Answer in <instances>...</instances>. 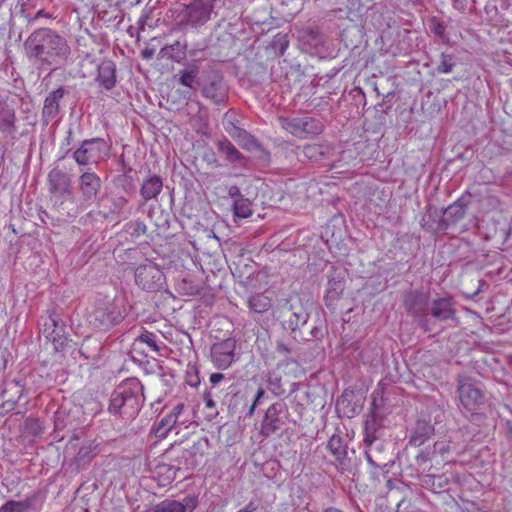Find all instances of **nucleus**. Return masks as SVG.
Listing matches in <instances>:
<instances>
[{
	"label": "nucleus",
	"instance_id": "nucleus-36",
	"mask_svg": "<svg viewBox=\"0 0 512 512\" xmlns=\"http://www.w3.org/2000/svg\"><path fill=\"white\" fill-rule=\"evenodd\" d=\"M277 370H282L285 374H295L298 371L299 363L293 357L281 358L277 364Z\"/></svg>",
	"mask_w": 512,
	"mask_h": 512
},
{
	"label": "nucleus",
	"instance_id": "nucleus-47",
	"mask_svg": "<svg viewBox=\"0 0 512 512\" xmlns=\"http://www.w3.org/2000/svg\"><path fill=\"white\" fill-rule=\"evenodd\" d=\"M276 353L279 357L286 358L290 353V349L283 342H277Z\"/></svg>",
	"mask_w": 512,
	"mask_h": 512
},
{
	"label": "nucleus",
	"instance_id": "nucleus-31",
	"mask_svg": "<svg viewBox=\"0 0 512 512\" xmlns=\"http://www.w3.org/2000/svg\"><path fill=\"white\" fill-rule=\"evenodd\" d=\"M327 447L339 464L344 465L347 450L343 438L340 435L333 434L328 441Z\"/></svg>",
	"mask_w": 512,
	"mask_h": 512
},
{
	"label": "nucleus",
	"instance_id": "nucleus-55",
	"mask_svg": "<svg viewBox=\"0 0 512 512\" xmlns=\"http://www.w3.org/2000/svg\"><path fill=\"white\" fill-rule=\"evenodd\" d=\"M229 194L232 195V196L239 195V189L236 186H232L229 189Z\"/></svg>",
	"mask_w": 512,
	"mask_h": 512
},
{
	"label": "nucleus",
	"instance_id": "nucleus-8",
	"mask_svg": "<svg viewBox=\"0 0 512 512\" xmlns=\"http://www.w3.org/2000/svg\"><path fill=\"white\" fill-rule=\"evenodd\" d=\"M236 340L227 338L214 343L210 348V358L217 369L225 370L235 361Z\"/></svg>",
	"mask_w": 512,
	"mask_h": 512
},
{
	"label": "nucleus",
	"instance_id": "nucleus-45",
	"mask_svg": "<svg viewBox=\"0 0 512 512\" xmlns=\"http://www.w3.org/2000/svg\"><path fill=\"white\" fill-rule=\"evenodd\" d=\"M449 450H450V446L444 441H437L433 445V454L438 453V454L443 455V454L449 452Z\"/></svg>",
	"mask_w": 512,
	"mask_h": 512
},
{
	"label": "nucleus",
	"instance_id": "nucleus-24",
	"mask_svg": "<svg viewBox=\"0 0 512 512\" xmlns=\"http://www.w3.org/2000/svg\"><path fill=\"white\" fill-rule=\"evenodd\" d=\"M24 392L23 386L17 380H12L5 383V387L2 391V397L5 401V404L10 406V409H13L19 399L22 397Z\"/></svg>",
	"mask_w": 512,
	"mask_h": 512
},
{
	"label": "nucleus",
	"instance_id": "nucleus-37",
	"mask_svg": "<svg viewBox=\"0 0 512 512\" xmlns=\"http://www.w3.org/2000/svg\"><path fill=\"white\" fill-rule=\"evenodd\" d=\"M425 484L431 486L433 491L438 492L436 489H442L448 484V479L443 476L427 475L424 480Z\"/></svg>",
	"mask_w": 512,
	"mask_h": 512
},
{
	"label": "nucleus",
	"instance_id": "nucleus-23",
	"mask_svg": "<svg viewBox=\"0 0 512 512\" xmlns=\"http://www.w3.org/2000/svg\"><path fill=\"white\" fill-rule=\"evenodd\" d=\"M50 191L63 195L69 192L70 181L65 173L60 170H52L48 175Z\"/></svg>",
	"mask_w": 512,
	"mask_h": 512
},
{
	"label": "nucleus",
	"instance_id": "nucleus-44",
	"mask_svg": "<svg viewBox=\"0 0 512 512\" xmlns=\"http://www.w3.org/2000/svg\"><path fill=\"white\" fill-rule=\"evenodd\" d=\"M129 229L132 230L131 233L134 236L144 235L146 233V231H147V227L144 224V222L139 221V220L129 224Z\"/></svg>",
	"mask_w": 512,
	"mask_h": 512
},
{
	"label": "nucleus",
	"instance_id": "nucleus-49",
	"mask_svg": "<svg viewBox=\"0 0 512 512\" xmlns=\"http://www.w3.org/2000/svg\"><path fill=\"white\" fill-rule=\"evenodd\" d=\"M225 379L224 374L222 373H213L210 375V383L212 384V389L215 388L222 380Z\"/></svg>",
	"mask_w": 512,
	"mask_h": 512
},
{
	"label": "nucleus",
	"instance_id": "nucleus-38",
	"mask_svg": "<svg viewBox=\"0 0 512 512\" xmlns=\"http://www.w3.org/2000/svg\"><path fill=\"white\" fill-rule=\"evenodd\" d=\"M249 305L252 310L255 312H262L268 309L270 306L269 299L261 296H253L249 300Z\"/></svg>",
	"mask_w": 512,
	"mask_h": 512
},
{
	"label": "nucleus",
	"instance_id": "nucleus-9",
	"mask_svg": "<svg viewBox=\"0 0 512 512\" xmlns=\"http://www.w3.org/2000/svg\"><path fill=\"white\" fill-rule=\"evenodd\" d=\"M190 452L181 450L180 454L173 460L172 463H161L156 467V473L163 476L166 481H173L177 478V474L181 471H187L191 468L189 462Z\"/></svg>",
	"mask_w": 512,
	"mask_h": 512
},
{
	"label": "nucleus",
	"instance_id": "nucleus-2",
	"mask_svg": "<svg viewBox=\"0 0 512 512\" xmlns=\"http://www.w3.org/2000/svg\"><path fill=\"white\" fill-rule=\"evenodd\" d=\"M143 390L138 378H127L113 391L108 411L123 419H133L144 402Z\"/></svg>",
	"mask_w": 512,
	"mask_h": 512
},
{
	"label": "nucleus",
	"instance_id": "nucleus-26",
	"mask_svg": "<svg viewBox=\"0 0 512 512\" xmlns=\"http://www.w3.org/2000/svg\"><path fill=\"white\" fill-rule=\"evenodd\" d=\"M64 96V89L58 88L48 94L45 98L43 106V115L48 118H53L59 111V102Z\"/></svg>",
	"mask_w": 512,
	"mask_h": 512
},
{
	"label": "nucleus",
	"instance_id": "nucleus-14",
	"mask_svg": "<svg viewBox=\"0 0 512 512\" xmlns=\"http://www.w3.org/2000/svg\"><path fill=\"white\" fill-rule=\"evenodd\" d=\"M185 409L183 403H178L173 407L171 412L164 416L157 425L154 426L153 431L159 438L166 437L169 431L179 422V418Z\"/></svg>",
	"mask_w": 512,
	"mask_h": 512
},
{
	"label": "nucleus",
	"instance_id": "nucleus-30",
	"mask_svg": "<svg viewBox=\"0 0 512 512\" xmlns=\"http://www.w3.org/2000/svg\"><path fill=\"white\" fill-rule=\"evenodd\" d=\"M199 68L196 65H190L189 67L182 69L178 73V82L180 85L195 91V84L198 82Z\"/></svg>",
	"mask_w": 512,
	"mask_h": 512
},
{
	"label": "nucleus",
	"instance_id": "nucleus-6",
	"mask_svg": "<svg viewBox=\"0 0 512 512\" xmlns=\"http://www.w3.org/2000/svg\"><path fill=\"white\" fill-rule=\"evenodd\" d=\"M457 382L459 400L467 410H476L483 404V391L471 378L459 376Z\"/></svg>",
	"mask_w": 512,
	"mask_h": 512
},
{
	"label": "nucleus",
	"instance_id": "nucleus-28",
	"mask_svg": "<svg viewBox=\"0 0 512 512\" xmlns=\"http://www.w3.org/2000/svg\"><path fill=\"white\" fill-rule=\"evenodd\" d=\"M97 81L100 86L107 90H110L115 85V67L111 62L102 63L99 66Z\"/></svg>",
	"mask_w": 512,
	"mask_h": 512
},
{
	"label": "nucleus",
	"instance_id": "nucleus-62",
	"mask_svg": "<svg viewBox=\"0 0 512 512\" xmlns=\"http://www.w3.org/2000/svg\"><path fill=\"white\" fill-rule=\"evenodd\" d=\"M6 0H0V7L2 6V4L5 2Z\"/></svg>",
	"mask_w": 512,
	"mask_h": 512
},
{
	"label": "nucleus",
	"instance_id": "nucleus-35",
	"mask_svg": "<svg viewBox=\"0 0 512 512\" xmlns=\"http://www.w3.org/2000/svg\"><path fill=\"white\" fill-rule=\"evenodd\" d=\"M218 148L230 161H236L241 156L236 147L227 139L220 141Z\"/></svg>",
	"mask_w": 512,
	"mask_h": 512
},
{
	"label": "nucleus",
	"instance_id": "nucleus-22",
	"mask_svg": "<svg viewBox=\"0 0 512 512\" xmlns=\"http://www.w3.org/2000/svg\"><path fill=\"white\" fill-rule=\"evenodd\" d=\"M162 188V179L157 175H153L143 181L140 188V195L145 201L156 199L161 193Z\"/></svg>",
	"mask_w": 512,
	"mask_h": 512
},
{
	"label": "nucleus",
	"instance_id": "nucleus-60",
	"mask_svg": "<svg viewBox=\"0 0 512 512\" xmlns=\"http://www.w3.org/2000/svg\"><path fill=\"white\" fill-rule=\"evenodd\" d=\"M311 332H312L313 336H317V332H316V329L314 327L311 328Z\"/></svg>",
	"mask_w": 512,
	"mask_h": 512
},
{
	"label": "nucleus",
	"instance_id": "nucleus-27",
	"mask_svg": "<svg viewBox=\"0 0 512 512\" xmlns=\"http://www.w3.org/2000/svg\"><path fill=\"white\" fill-rule=\"evenodd\" d=\"M404 302L410 311L421 312L428 305V294L422 291H411L406 295Z\"/></svg>",
	"mask_w": 512,
	"mask_h": 512
},
{
	"label": "nucleus",
	"instance_id": "nucleus-34",
	"mask_svg": "<svg viewBox=\"0 0 512 512\" xmlns=\"http://www.w3.org/2000/svg\"><path fill=\"white\" fill-rule=\"evenodd\" d=\"M280 370H274L269 372L267 382L268 389L275 395L280 396L285 394L286 390L282 384V378L279 373Z\"/></svg>",
	"mask_w": 512,
	"mask_h": 512
},
{
	"label": "nucleus",
	"instance_id": "nucleus-51",
	"mask_svg": "<svg viewBox=\"0 0 512 512\" xmlns=\"http://www.w3.org/2000/svg\"><path fill=\"white\" fill-rule=\"evenodd\" d=\"M453 209H456V215L458 216V218H463L464 217V214H465V211H464V208L460 205H451L449 207V210H453Z\"/></svg>",
	"mask_w": 512,
	"mask_h": 512
},
{
	"label": "nucleus",
	"instance_id": "nucleus-19",
	"mask_svg": "<svg viewBox=\"0 0 512 512\" xmlns=\"http://www.w3.org/2000/svg\"><path fill=\"white\" fill-rule=\"evenodd\" d=\"M16 131V113L13 105L0 101V132L13 134Z\"/></svg>",
	"mask_w": 512,
	"mask_h": 512
},
{
	"label": "nucleus",
	"instance_id": "nucleus-20",
	"mask_svg": "<svg viewBox=\"0 0 512 512\" xmlns=\"http://www.w3.org/2000/svg\"><path fill=\"white\" fill-rule=\"evenodd\" d=\"M432 316L441 320L453 318L455 309L451 297L439 298L433 301L431 307Z\"/></svg>",
	"mask_w": 512,
	"mask_h": 512
},
{
	"label": "nucleus",
	"instance_id": "nucleus-11",
	"mask_svg": "<svg viewBox=\"0 0 512 512\" xmlns=\"http://www.w3.org/2000/svg\"><path fill=\"white\" fill-rule=\"evenodd\" d=\"M198 505V497L187 495L181 501L165 499L151 507L148 512H193Z\"/></svg>",
	"mask_w": 512,
	"mask_h": 512
},
{
	"label": "nucleus",
	"instance_id": "nucleus-43",
	"mask_svg": "<svg viewBox=\"0 0 512 512\" xmlns=\"http://www.w3.org/2000/svg\"><path fill=\"white\" fill-rule=\"evenodd\" d=\"M208 446V440L206 438H200L198 441L194 442L191 449H185L186 451L190 452L189 459L193 454L196 453H203L204 448Z\"/></svg>",
	"mask_w": 512,
	"mask_h": 512
},
{
	"label": "nucleus",
	"instance_id": "nucleus-39",
	"mask_svg": "<svg viewBox=\"0 0 512 512\" xmlns=\"http://www.w3.org/2000/svg\"><path fill=\"white\" fill-rule=\"evenodd\" d=\"M155 338H156L155 334L145 331L141 335L138 336L136 341L141 342V343H146L153 351L158 352L159 347L156 343Z\"/></svg>",
	"mask_w": 512,
	"mask_h": 512
},
{
	"label": "nucleus",
	"instance_id": "nucleus-40",
	"mask_svg": "<svg viewBox=\"0 0 512 512\" xmlns=\"http://www.w3.org/2000/svg\"><path fill=\"white\" fill-rule=\"evenodd\" d=\"M455 66V63L452 61L451 57L445 54H442V60L437 67V71L439 73H450Z\"/></svg>",
	"mask_w": 512,
	"mask_h": 512
},
{
	"label": "nucleus",
	"instance_id": "nucleus-53",
	"mask_svg": "<svg viewBox=\"0 0 512 512\" xmlns=\"http://www.w3.org/2000/svg\"><path fill=\"white\" fill-rule=\"evenodd\" d=\"M187 382L190 386H197L200 383V380L198 376L195 375L194 377H190Z\"/></svg>",
	"mask_w": 512,
	"mask_h": 512
},
{
	"label": "nucleus",
	"instance_id": "nucleus-4",
	"mask_svg": "<svg viewBox=\"0 0 512 512\" xmlns=\"http://www.w3.org/2000/svg\"><path fill=\"white\" fill-rule=\"evenodd\" d=\"M279 121L284 130L300 139L319 135L324 129L320 120L311 117L279 118Z\"/></svg>",
	"mask_w": 512,
	"mask_h": 512
},
{
	"label": "nucleus",
	"instance_id": "nucleus-3",
	"mask_svg": "<svg viewBox=\"0 0 512 512\" xmlns=\"http://www.w3.org/2000/svg\"><path fill=\"white\" fill-rule=\"evenodd\" d=\"M134 276L136 285L147 292H158L165 288V274L152 261L139 265L135 269Z\"/></svg>",
	"mask_w": 512,
	"mask_h": 512
},
{
	"label": "nucleus",
	"instance_id": "nucleus-56",
	"mask_svg": "<svg viewBox=\"0 0 512 512\" xmlns=\"http://www.w3.org/2000/svg\"><path fill=\"white\" fill-rule=\"evenodd\" d=\"M312 150H314V147H313V146H310V145L306 146V147H305V154H306L307 156H310V154H311V151H312Z\"/></svg>",
	"mask_w": 512,
	"mask_h": 512
},
{
	"label": "nucleus",
	"instance_id": "nucleus-21",
	"mask_svg": "<svg viewBox=\"0 0 512 512\" xmlns=\"http://www.w3.org/2000/svg\"><path fill=\"white\" fill-rule=\"evenodd\" d=\"M38 495L33 494L22 501L9 500L0 507V512H29L37 509Z\"/></svg>",
	"mask_w": 512,
	"mask_h": 512
},
{
	"label": "nucleus",
	"instance_id": "nucleus-17",
	"mask_svg": "<svg viewBox=\"0 0 512 512\" xmlns=\"http://www.w3.org/2000/svg\"><path fill=\"white\" fill-rule=\"evenodd\" d=\"M434 434L433 425L424 419H418L410 432L409 444L415 447L423 445Z\"/></svg>",
	"mask_w": 512,
	"mask_h": 512
},
{
	"label": "nucleus",
	"instance_id": "nucleus-29",
	"mask_svg": "<svg viewBox=\"0 0 512 512\" xmlns=\"http://www.w3.org/2000/svg\"><path fill=\"white\" fill-rule=\"evenodd\" d=\"M95 450L96 445H94L92 442H86L82 444L74 456V464L76 465L77 470H80L88 463H90V461L96 455Z\"/></svg>",
	"mask_w": 512,
	"mask_h": 512
},
{
	"label": "nucleus",
	"instance_id": "nucleus-1",
	"mask_svg": "<svg viewBox=\"0 0 512 512\" xmlns=\"http://www.w3.org/2000/svg\"><path fill=\"white\" fill-rule=\"evenodd\" d=\"M24 47L27 58L39 67L65 61L71 52L67 40L49 28L35 30L25 41Z\"/></svg>",
	"mask_w": 512,
	"mask_h": 512
},
{
	"label": "nucleus",
	"instance_id": "nucleus-48",
	"mask_svg": "<svg viewBox=\"0 0 512 512\" xmlns=\"http://www.w3.org/2000/svg\"><path fill=\"white\" fill-rule=\"evenodd\" d=\"M263 395H264V390L263 389H259L257 391L256 396H255L254 402L252 403V405L250 406V408L248 410V413H247L248 416H252L253 415L254 410L256 408V405H257L258 401L263 397Z\"/></svg>",
	"mask_w": 512,
	"mask_h": 512
},
{
	"label": "nucleus",
	"instance_id": "nucleus-50",
	"mask_svg": "<svg viewBox=\"0 0 512 512\" xmlns=\"http://www.w3.org/2000/svg\"><path fill=\"white\" fill-rule=\"evenodd\" d=\"M430 458H431V456H430V453H429V452H424V451H422L421 453H419V454L417 455V462H418L419 464H421V463H425V462H427L428 460H430Z\"/></svg>",
	"mask_w": 512,
	"mask_h": 512
},
{
	"label": "nucleus",
	"instance_id": "nucleus-52",
	"mask_svg": "<svg viewBox=\"0 0 512 512\" xmlns=\"http://www.w3.org/2000/svg\"><path fill=\"white\" fill-rule=\"evenodd\" d=\"M433 32L436 34V35H442L443 32H444V26L437 22L435 25H434V28H433Z\"/></svg>",
	"mask_w": 512,
	"mask_h": 512
},
{
	"label": "nucleus",
	"instance_id": "nucleus-15",
	"mask_svg": "<svg viewBox=\"0 0 512 512\" xmlns=\"http://www.w3.org/2000/svg\"><path fill=\"white\" fill-rule=\"evenodd\" d=\"M202 94L216 104L223 102L226 98L223 77L219 74H214L209 78L208 82L202 88Z\"/></svg>",
	"mask_w": 512,
	"mask_h": 512
},
{
	"label": "nucleus",
	"instance_id": "nucleus-16",
	"mask_svg": "<svg viewBox=\"0 0 512 512\" xmlns=\"http://www.w3.org/2000/svg\"><path fill=\"white\" fill-rule=\"evenodd\" d=\"M79 188L85 200H93L101 188V179L94 172H85L79 178Z\"/></svg>",
	"mask_w": 512,
	"mask_h": 512
},
{
	"label": "nucleus",
	"instance_id": "nucleus-57",
	"mask_svg": "<svg viewBox=\"0 0 512 512\" xmlns=\"http://www.w3.org/2000/svg\"><path fill=\"white\" fill-rule=\"evenodd\" d=\"M324 512H342V511L335 507H329V508L325 509Z\"/></svg>",
	"mask_w": 512,
	"mask_h": 512
},
{
	"label": "nucleus",
	"instance_id": "nucleus-61",
	"mask_svg": "<svg viewBox=\"0 0 512 512\" xmlns=\"http://www.w3.org/2000/svg\"><path fill=\"white\" fill-rule=\"evenodd\" d=\"M509 364L512 366V355L509 358Z\"/></svg>",
	"mask_w": 512,
	"mask_h": 512
},
{
	"label": "nucleus",
	"instance_id": "nucleus-33",
	"mask_svg": "<svg viewBox=\"0 0 512 512\" xmlns=\"http://www.w3.org/2000/svg\"><path fill=\"white\" fill-rule=\"evenodd\" d=\"M234 216L237 218H248L252 215V203L249 199L239 196L233 204Z\"/></svg>",
	"mask_w": 512,
	"mask_h": 512
},
{
	"label": "nucleus",
	"instance_id": "nucleus-5",
	"mask_svg": "<svg viewBox=\"0 0 512 512\" xmlns=\"http://www.w3.org/2000/svg\"><path fill=\"white\" fill-rule=\"evenodd\" d=\"M108 155V146L103 139L84 140L74 152L73 157L78 165L97 164Z\"/></svg>",
	"mask_w": 512,
	"mask_h": 512
},
{
	"label": "nucleus",
	"instance_id": "nucleus-46",
	"mask_svg": "<svg viewBox=\"0 0 512 512\" xmlns=\"http://www.w3.org/2000/svg\"><path fill=\"white\" fill-rule=\"evenodd\" d=\"M238 512H263V508L259 504L251 501Z\"/></svg>",
	"mask_w": 512,
	"mask_h": 512
},
{
	"label": "nucleus",
	"instance_id": "nucleus-54",
	"mask_svg": "<svg viewBox=\"0 0 512 512\" xmlns=\"http://www.w3.org/2000/svg\"><path fill=\"white\" fill-rule=\"evenodd\" d=\"M506 426H507L509 437L512 438V420H507Z\"/></svg>",
	"mask_w": 512,
	"mask_h": 512
},
{
	"label": "nucleus",
	"instance_id": "nucleus-58",
	"mask_svg": "<svg viewBox=\"0 0 512 512\" xmlns=\"http://www.w3.org/2000/svg\"><path fill=\"white\" fill-rule=\"evenodd\" d=\"M144 58H150L152 56V51L144 50L142 52Z\"/></svg>",
	"mask_w": 512,
	"mask_h": 512
},
{
	"label": "nucleus",
	"instance_id": "nucleus-42",
	"mask_svg": "<svg viewBox=\"0 0 512 512\" xmlns=\"http://www.w3.org/2000/svg\"><path fill=\"white\" fill-rule=\"evenodd\" d=\"M203 400H204V403H205V407L207 409L211 410L210 416L213 417V416L217 415L218 411L216 410V403H215V401L212 398V392L211 391L206 390L203 393Z\"/></svg>",
	"mask_w": 512,
	"mask_h": 512
},
{
	"label": "nucleus",
	"instance_id": "nucleus-59",
	"mask_svg": "<svg viewBox=\"0 0 512 512\" xmlns=\"http://www.w3.org/2000/svg\"><path fill=\"white\" fill-rule=\"evenodd\" d=\"M45 16H46V14L44 13V11H43V10H39V11L37 12V14H36V17H37V18H38V17H45Z\"/></svg>",
	"mask_w": 512,
	"mask_h": 512
},
{
	"label": "nucleus",
	"instance_id": "nucleus-7",
	"mask_svg": "<svg viewBox=\"0 0 512 512\" xmlns=\"http://www.w3.org/2000/svg\"><path fill=\"white\" fill-rule=\"evenodd\" d=\"M288 411L284 402H276L272 404L265 413V417L261 424V434L264 437L276 433L282 428L287 419Z\"/></svg>",
	"mask_w": 512,
	"mask_h": 512
},
{
	"label": "nucleus",
	"instance_id": "nucleus-41",
	"mask_svg": "<svg viewBox=\"0 0 512 512\" xmlns=\"http://www.w3.org/2000/svg\"><path fill=\"white\" fill-rule=\"evenodd\" d=\"M26 429L34 436L40 435L43 431L41 423L37 419H27L25 421Z\"/></svg>",
	"mask_w": 512,
	"mask_h": 512
},
{
	"label": "nucleus",
	"instance_id": "nucleus-18",
	"mask_svg": "<svg viewBox=\"0 0 512 512\" xmlns=\"http://www.w3.org/2000/svg\"><path fill=\"white\" fill-rule=\"evenodd\" d=\"M383 432V420L375 413L368 415L364 427V443L381 441Z\"/></svg>",
	"mask_w": 512,
	"mask_h": 512
},
{
	"label": "nucleus",
	"instance_id": "nucleus-63",
	"mask_svg": "<svg viewBox=\"0 0 512 512\" xmlns=\"http://www.w3.org/2000/svg\"><path fill=\"white\" fill-rule=\"evenodd\" d=\"M307 323H308V322L303 321V322H302V326L306 325Z\"/></svg>",
	"mask_w": 512,
	"mask_h": 512
},
{
	"label": "nucleus",
	"instance_id": "nucleus-12",
	"mask_svg": "<svg viewBox=\"0 0 512 512\" xmlns=\"http://www.w3.org/2000/svg\"><path fill=\"white\" fill-rule=\"evenodd\" d=\"M42 333L53 343L56 351L62 349L70 337L66 322H44Z\"/></svg>",
	"mask_w": 512,
	"mask_h": 512
},
{
	"label": "nucleus",
	"instance_id": "nucleus-10",
	"mask_svg": "<svg viewBox=\"0 0 512 512\" xmlns=\"http://www.w3.org/2000/svg\"><path fill=\"white\" fill-rule=\"evenodd\" d=\"M364 445L365 455L370 466L376 469H384L393 463L382 440L364 443Z\"/></svg>",
	"mask_w": 512,
	"mask_h": 512
},
{
	"label": "nucleus",
	"instance_id": "nucleus-13",
	"mask_svg": "<svg viewBox=\"0 0 512 512\" xmlns=\"http://www.w3.org/2000/svg\"><path fill=\"white\" fill-rule=\"evenodd\" d=\"M186 19L192 26L206 23L211 16L212 7L202 0H194L186 6Z\"/></svg>",
	"mask_w": 512,
	"mask_h": 512
},
{
	"label": "nucleus",
	"instance_id": "nucleus-25",
	"mask_svg": "<svg viewBox=\"0 0 512 512\" xmlns=\"http://www.w3.org/2000/svg\"><path fill=\"white\" fill-rule=\"evenodd\" d=\"M187 44L180 41H175L173 44L166 45L161 48L159 55L162 58L174 62H181L186 58Z\"/></svg>",
	"mask_w": 512,
	"mask_h": 512
},
{
	"label": "nucleus",
	"instance_id": "nucleus-32",
	"mask_svg": "<svg viewBox=\"0 0 512 512\" xmlns=\"http://www.w3.org/2000/svg\"><path fill=\"white\" fill-rule=\"evenodd\" d=\"M345 289V282L342 279H329L327 292L325 295V304L327 307L333 306L334 302L338 300Z\"/></svg>",
	"mask_w": 512,
	"mask_h": 512
}]
</instances>
